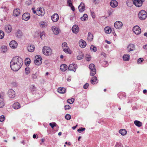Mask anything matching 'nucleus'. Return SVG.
I'll return each instance as SVG.
<instances>
[{"label": "nucleus", "instance_id": "42", "mask_svg": "<svg viewBox=\"0 0 147 147\" xmlns=\"http://www.w3.org/2000/svg\"><path fill=\"white\" fill-rule=\"evenodd\" d=\"M7 50V47L5 46H3L1 47V51L3 52H5Z\"/></svg>", "mask_w": 147, "mask_h": 147}, {"label": "nucleus", "instance_id": "8", "mask_svg": "<svg viewBox=\"0 0 147 147\" xmlns=\"http://www.w3.org/2000/svg\"><path fill=\"white\" fill-rule=\"evenodd\" d=\"M145 0H133L134 4L137 7H141Z\"/></svg>", "mask_w": 147, "mask_h": 147}, {"label": "nucleus", "instance_id": "13", "mask_svg": "<svg viewBox=\"0 0 147 147\" xmlns=\"http://www.w3.org/2000/svg\"><path fill=\"white\" fill-rule=\"evenodd\" d=\"M77 68V65L76 64H70L68 67V69L69 70L73 71H75Z\"/></svg>", "mask_w": 147, "mask_h": 147}, {"label": "nucleus", "instance_id": "52", "mask_svg": "<svg viewBox=\"0 0 147 147\" xmlns=\"http://www.w3.org/2000/svg\"><path fill=\"white\" fill-rule=\"evenodd\" d=\"M85 129V128L81 127L80 128L78 129L77 130L78 131L79 133H81V132H82L83 131H84Z\"/></svg>", "mask_w": 147, "mask_h": 147}, {"label": "nucleus", "instance_id": "6", "mask_svg": "<svg viewBox=\"0 0 147 147\" xmlns=\"http://www.w3.org/2000/svg\"><path fill=\"white\" fill-rule=\"evenodd\" d=\"M133 32L136 34H140L141 32L140 28L138 26H135L133 28Z\"/></svg>", "mask_w": 147, "mask_h": 147}, {"label": "nucleus", "instance_id": "2", "mask_svg": "<svg viewBox=\"0 0 147 147\" xmlns=\"http://www.w3.org/2000/svg\"><path fill=\"white\" fill-rule=\"evenodd\" d=\"M42 51L44 54L46 55H51L52 53V50L49 47L45 46L43 48Z\"/></svg>", "mask_w": 147, "mask_h": 147}, {"label": "nucleus", "instance_id": "34", "mask_svg": "<svg viewBox=\"0 0 147 147\" xmlns=\"http://www.w3.org/2000/svg\"><path fill=\"white\" fill-rule=\"evenodd\" d=\"M119 132L121 135L124 136L126 134L127 131L124 129H122L119 130Z\"/></svg>", "mask_w": 147, "mask_h": 147}, {"label": "nucleus", "instance_id": "26", "mask_svg": "<svg viewBox=\"0 0 147 147\" xmlns=\"http://www.w3.org/2000/svg\"><path fill=\"white\" fill-rule=\"evenodd\" d=\"M28 89L32 92L36 90V88L34 85H31L29 86Z\"/></svg>", "mask_w": 147, "mask_h": 147}, {"label": "nucleus", "instance_id": "9", "mask_svg": "<svg viewBox=\"0 0 147 147\" xmlns=\"http://www.w3.org/2000/svg\"><path fill=\"white\" fill-rule=\"evenodd\" d=\"M45 13L44 9L43 8L40 7L37 9V15L41 16H44Z\"/></svg>", "mask_w": 147, "mask_h": 147}, {"label": "nucleus", "instance_id": "25", "mask_svg": "<svg viewBox=\"0 0 147 147\" xmlns=\"http://www.w3.org/2000/svg\"><path fill=\"white\" fill-rule=\"evenodd\" d=\"M104 30L105 33L107 34L111 33L112 31L111 28L109 26L106 27L104 29Z\"/></svg>", "mask_w": 147, "mask_h": 147}, {"label": "nucleus", "instance_id": "41", "mask_svg": "<svg viewBox=\"0 0 147 147\" xmlns=\"http://www.w3.org/2000/svg\"><path fill=\"white\" fill-rule=\"evenodd\" d=\"M83 55V54L82 52H81L80 55L77 57V59L78 60L81 59L84 57Z\"/></svg>", "mask_w": 147, "mask_h": 147}, {"label": "nucleus", "instance_id": "38", "mask_svg": "<svg viewBox=\"0 0 147 147\" xmlns=\"http://www.w3.org/2000/svg\"><path fill=\"white\" fill-rule=\"evenodd\" d=\"M88 16L87 14H84L83 16L81 18V20L82 21H85L87 20Z\"/></svg>", "mask_w": 147, "mask_h": 147}, {"label": "nucleus", "instance_id": "59", "mask_svg": "<svg viewBox=\"0 0 147 147\" xmlns=\"http://www.w3.org/2000/svg\"><path fill=\"white\" fill-rule=\"evenodd\" d=\"M89 86V84L88 83H86L83 86V88L84 89H86Z\"/></svg>", "mask_w": 147, "mask_h": 147}, {"label": "nucleus", "instance_id": "64", "mask_svg": "<svg viewBox=\"0 0 147 147\" xmlns=\"http://www.w3.org/2000/svg\"><path fill=\"white\" fill-rule=\"evenodd\" d=\"M145 49H147V45H145L143 47Z\"/></svg>", "mask_w": 147, "mask_h": 147}, {"label": "nucleus", "instance_id": "10", "mask_svg": "<svg viewBox=\"0 0 147 147\" xmlns=\"http://www.w3.org/2000/svg\"><path fill=\"white\" fill-rule=\"evenodd\" d=\"M30 18V14L28 13H25L22 15V20L27 21L29 20Z\"/></svg>", "mask_w": 147, "mask_h": 147}, {"label": "nucleus", "instance_id": "23", "mask_svg": "<svg viewBox=\"0 0 147 147\" xmlns=\"http://www.w3.org/2000/svg\"><path fill=\"white\" fill-rule=\"evenodd\" d=\"M12 107L15 109H18L20 107V105L19 102H17L13 104Z\"/></svg>", "mask_w": 147, "mask_h": 147}, {"label": "nucleus", "instance_id": "51", "mask_svg": "<svg viewBox=\"0 0 147 147\" xmlns=\"http://www.w3.org/2000/svg\"><path fill=\"white\" fill-rule=\"evenodd\" d=\"M49 125L53 129L54 127L56 126V124L55 123H49Z\"/></svg>", "mask_w": 147, "mask_h": 147}, {"label": "nucleus", "instance_id": "21", "mask_svg": "<svg viewBox=\"0 0 147 147\" xmlns=\"http://www.w3.org/2000/svg\"><path fill=\"white\" fill-rule=\"evenodd\" d=\"M52 29L54 34L57 35L59 34V30L57 27L55 26H53L52 27Z\"/></svg>", "mask_w": 147, "mask_h": 147}, {"label": "nucleus", "instance_id": "45", "mask_svg": "<svg viewBox=\"0 0 147 147\" xmlns=\"http://www.w3.org/2000/svg\"><path fill=\"white\" fill-rule=\"evenodd\" d=\"M74 98H72L71 99H68L67 100V102L68 103L70 104H72L74 102Z\"/></svg>", "mask_w": 147, "mask_h": 147}, {"label": "nucleus", "instance_id": "20", "mask_svg": "<svg viewBox=\"0 0 147 147\" xmlns=\"http://www.w3.org/2000/svg\"><path fill=\"white\" fill-rule=\"evenodd\" d=\"M20 13V10L18 8L14 9L13 11V15L15 16H19Z\"/></svg>", "mask_w": 147, "mask_h": 147}, {"label": "nucleus", "instance_id": "57", "mask_svg": "<svg viewBox=\"0 0 147 147\" xmlns=\"http://www.w3.org/2000/svg\"><path fill=\"white\" fill-rule=\"evenodd\" d=\"M64 107L65 110L69 109L70 108V107L69 105H65Z\"/></svg>", "mask_w": 147, "mask_h": 147}, {"label": "nucleus", "instance_id": "39", "mask_svg": "<svg viewBox=\"0 0 147 147\" xmlns=\"http://www.w3.org/2000/svg\"><path fill=\"white\" fill-rule=\"evenodd\" d=\"M38 74L36 72L34 74H32L31 75V77L33 80L36 79L37 78Z\"/></svg>", "mask_w": 147, "mask_h": 147}, {"label": "nucleus", "instance_id": "54", "mask_svg": "<svg viewBox=\"0 0 147 147\" xmlns=\"http://www.w3.org/2000/svg\"><path fill=\"white\" fill-rule=\"evenodd\" d=\"M144 60L142 58H140L138 59L137 60V62L138 63H141V62H142Z\"/></svg>", "mask_w": 147, "mask_h": 147}, {"label": "nucleus", "instance_id": "37", "mask_svg": "<svg viewBox=\"0 0 147 147\" xmlns=\"http://www.w3.org/2000/svg\"><path fill=\"white\" fill-rule=\"evenodd\" d=\"M63 51L65 53H68L69 54L71 53V51L69 48L68 47H66L64 48L63 49Z\"/></svg>", "mask_w": 147, "mask_h": 147}, {"label": "nucleus", "instance_id": "12", "mask_svg": "<svg viewBox=\"0 0 147 147\" xmlns=\"http://www.w3.org/2000/svg\"><path fill=\"white\" fill-rule=\"evenodd\" d=\"M118 4V2L115 0H112L110 3L111 6L113 8H115L117 6Z\"/></svg>", "mask_w": 147, "mask_h": 147}, {"label": "nucleus", "instance_id": "32", "mask_svg": "<svg viewBox=\"0 0 147 147\" xmlns=\"http://www.w3.org/2000/svg\"><path fill=\"white\" fill-rule=\"evenodd\" d=\"M97 80V78L96 76H94L92 77L91 80L90 82L91 83L93 84H95L97 83V82H96Z\"/></svg>", "mask_w": 147, "mask_h": 147}, {"label": "nucleus", "instance_id": "11", "mask_svg": "<svg viewBox=\"0 0 147 147\" xmlns=\"http://www.w3.org/2000/svg\"><path fill=\"white\" fill-rule=\"evenodd\" d=\"M122 23L119 21H117L114 23V26L117 29H120L122 28Z\"/></svg>", "mask_w": 147, "mask_h": 147}, {"label": "nucleus", "instance_id": "43", "mask_svg": "<svg viewBox=\"0 0 147 147\" xmlns=\"http://www.w3.org/2000/svg\"><path fill=\"white\" fill-rule=\"evenodd\" d=\"M30 69L29 67H26L25 69V74L27 75H28L30 73Z\"/></svg>", "mask_w": 147, "mask_h": 147}, {"label": "nucleus", "instance_id": "60", "mask_svg": "<svg viewBox=\"0 0 147 147\" xmlns=\"http://www.w3.org/2000/svg\"><path fill=\"white\" fill-rule=\"evenodd\" d=\"M45 34L44 32H42L41 33H40V38H41V39L42 38V36L44 35Z\"/></svg>", "mask_w": 147, "mask_h": 147}, {"label": "nucleus", "instance_id": "63", "mask_svg": "<svg viewBox=\"0 0 147 147\" xmlns=\"http://www.w3.org/2000/svg\"><path fill=\"white\" fill-rule=\"evenodd\" d=\"M67 81L69 82L71 81V78L70 77L68 78H67Z\"/></svg>", "mask_w": 147, "mask_h": 147}, {"label": "nucleus", "instance_id": "56", "mask_svg": "<svg viewBox=\"0 0 147 147\" xmlns=\"http://www.w3.org/2000/svg\"><path fill=\"white\" fill-rule=\"evenodd\" d=\"M67 3L69 6L71 5H72V3H71V0H67Z\"/></svg>", "mask_w": 147, "mask_h": 147}, {"label": "nucleus", "instance_id": "49", "mask_svg": "<svg viewBox=\"0 0 147 147\" xmlns=\"http://www.w3.org/2000/svg\"><path fill=\"white\" fill-rule=\"evenodd\" d=\"M115 147H123V146L122 144L120 142L116 143L115 146Z\"/></svg>", "mask_w": 147, "mask_h": 147}, {"label": "nucleus", "instance_id": "22", "mask_svg": "<svg viewBox=\"0 0 147 147\" xmlns=\"http://www.w3.org/2000/svg\"><path fill=\"white\" fill-rule=\"evenodd\" d=\"M5 29L6 32H10L12 30L11 26L9 25H7L5 26Z\"/></svg>", "mask_w": 147, "mask_h": 147}, {"label": "nucleus", "instance_id": "35", "mask_svg": "<svg viewBox=\"0 0 147 147\" xmlns=\"http://www.w3.org/2000/svg\"><path fill=\"white\" fill-rule=\"evenodd\" d=\"M134 123L136 126L138 127H140L142 125V123L138 121H135L134 122Z\"/></svg>", "mask_w": 147, "mask_h": 147}, {"label": "nucleus", "instance_id": "1", "mask_svg": "<svg viewBox=\"0 0 147 147\" xmlns=\"http://www.w3.org/2000/svg\"><path fill=\"white\" fill-rule=\"evenodd\" d=\"M23 64L22 59L21 57L18 56L13 57L10 63L11 69L14 71L18 70L21 67Z\"/></svg>", "mask_w": 147, "mask_h": 147}, {"label": "nucleus", "instance_id": "7", "mask_svg": "<svg viewBox=\"0 0 147 147\" xmlns=\"http://www.w3.org/2000/svg\"><path fill=\"white\" fill-rule=\"evenodd\" d=\"M7 95L10 98H13L16 96L15 92L12 89H10L8 91Z\"/></svg>", "mask_w": 147, "mask_h": 147}, {"label": "nucleus", "instance_id": "61", "mask_svg": "<svg viewBox=\"0 0 147 147\" xmlns=\"http://www.w3.org/2000/svg\"><path fill=\"white\" fill-rule=\"evenodd\" d=\"M69 7H70L71 8V9H72V10L73 11H74L75 9V8L74 7V6L73 5H70L69 6Z\"/></svg>", "mask_w": 147, "mask_h": 147}, {"label": "nucleus", "instance_id": "18", "mask_svg": "<svg viewBox=\"0 0 147 147\" xmlns=\"http://www.w3.org/2000/svg\"><path fill=\"white\" fill-rule=\"evenodd\" d=\"M78 8L79 11L82 12L85 9V7L84 4L83 3H81L80 5L78 6Z\"/></svg>", "mask_w": 147, "mask_h": 147}, {"label": "nucleus", "instance_id": "48", "mask_svg": "<svg viewBox=\"0 0 147 147\" xmlns=\"http://www.w3.org/2000/svg\"><path fill=\"white\" fill-rule=\"evenodd\" d=\"M91 57L89 55H86L85 56V58L88 61H90L91 60Z\"/></svg>", "mask_w": 147, "mask_h": 147}, {"label": "nucleus", "instance_id": "47", "mask_svg": "<svg viewBox=\"0 0 147 147\" xmlns=\"http://www.w3.org/2000/svg\"><path fill=\"white\" fill-rule=\"evenodd\" d=\"M90 49L91 51H93L94 52H95L96 51V47L93 45H91L90 47Z\"/></svg>", "mask_w": 147, "mask_h": 147}, {"label": "nucleus", "instance_id": "3", "mask_svg": "<svg viewBox=\"0 0 147 147\" xmlns=\"http://www.w3.org/2000/svg\"><path fill=\"white\" fill-rule=\"evenodd\" d=\"M138 17L140 20H144L147 18V13L145 10H142L139 13Z\"/></svg>", "mask_w": 147, "mask_h": 147}, {"label": "nucleus", "instance_id": "29", "mask_svg": "<svg viewBox=\"0 0 147 147\" xmlns=\"http://www.w3.org/2000/svg\"><path fill=\"white\" fill-rule=\"evenodd\" d=\"M16 36L18 38L21 37L23 35V34L21 31L18 30L16 33Z\"/></svg>", "mask_w": 147, "mask_h": 147}, {"label": "nucleus", "instance_id": "33", "mask_svg": "<svg viewBox=\"0 0 147 147\" xmlns=\"http://www.w3.org/2000/svg\"><path fill=\"white\" fill-rule=\"evenodd\" d=\"M123 59L125 61H128L129 59V55L127 54H124L123 57Z\"/></svg>", "mask_w": 147, "mask_h": 147}, {"label": "nucleus", "instance_id": "31", "mask_svg": "<svg viewBox=\"0 0 147 147\" xmlns=\"http://www.w3.org/2000/svg\"><path fill=\"white\" fill-rule=\"evenodd\" d=\"M40 26L42 28H44L47 26V23L45 21H41L39 23Z\"/></svg>", "mask_w": 147, "mask_h": 147}, {"label": "nucleus", "instance_id": "27", "mask_svg": "<svg viewBox=\"0 0 147 147\" xmlns=\"http://www.w3.org/2000/svg\"><path fill=\"white\" fill-rule=\"evenodd\" d=\"M67 65L63 64L61 65L60 66V69L61 71H64L67 70Z\"/></svg>", "mask_w": 147, "mask_h": 147}, {"label": "nucleus", "instance_id": "62", "mask_svg": "<svg viewBox=\"0 0 147 147\" xmlns=\"http://www.w3.org/2000/svg\"><path fill=\"white\" fill-rule=\"evenodd\" d=\"M65 144H67L69 146L70 145V143L69 142L67 143V142H66Z\"/></svg>", "mask_w": 147, "mask_h": 147}, {"label": "nucleus", "instance_id": "36", "mask_svg": "<svg viewBox=\"0 0 147 147\" xmlns=\"http://www.w3.org/2000/svg\"><path fill=\"white\" fill-rule=\"evenodd\" d=\"M133 3V0H128L127 1V5L129 7L132 6Z\"/></svg>", "mask_w": 147, "mask_h": 147}, {"label": "nucleus", "instance_id": "53", "mask_svg": "<svg viewBox=\"0 0 147 147\" xmlns=\"http://www.w3.org/2000/svg\"><path fill=\"white\" fill-rule=\"evenodd\" d=\"M5 120V117L4 115H2L0 116V121L3 122Z\"/></svg>", "mask_w": 147, "mask_h": 147}, {"label": "nucleus", "instance_id": "40", "mask_svg": "<svg viewBox=\"0 0 147 147\" xmlns=\"http://www.w3.org/2000/svg\"><path fill=\"white\" fill-rule=\"evenodd\" d=\"M93 35L90 33H88V39L89 40H91L93 39Z\"/></svg>", "mask_w": 147, "mask_h": 147}, {"label": "nucleus", "instance_id": "15", "mask_svg": "<svg viewBox=\"0 0 147 147\" xmlns=\"http://www.w3.org/2000/svg\"><path fill=\"white\" fill-rule=\"evenodd\" d=\"M51 18L53 21L56 22L59 20V16L57 14L55 13L51 17Z\"/></svg>", "mask_w": 147, "mask_h": 147}, {"label": "nucleus", "instance_id": "16", "mask_svg": "<svg viewBox=\"0 0 147 147\" xmlns=\"http://www.w3.org/2000/svg\"><path fill=\"white\" fill-rule=\"evenodd\" d=\"M80 46L82 48H84L86 45V42L82 39L80 40L79 42Z\"/></svg>", "mask_w": 147, "mask_h": 147}, {"label": "nucleus", "instance_id": "24", "mask_svg": "<svg viewBox=\"0 0 147 147\" xmlns=\"http://www.w3.org/2000/svg\"><path fill=\"white\" fill-rule=\"evenodd\" d=\"M5 103L3 98L1 97L0 98V108H3L4 106Z\"/></svg>", "mask_w": 147, "mask_h": 147}, {"label": "nucleus", "instance_id": "55", "mask_svg": "<svg viewBox=\"0 0 147 147\" xmlns=\"http://www.w3.org/2000/svg\"><path fill=\"white\" fill-rule=\"evenodd\" d=\"M66 47H67V43L66 42L63 43L62 44V47L63 49Z\"/></svg>", "mask_w": 147, "mask_h": 147}, {"label": "nucleus", "instance_id": "28", "mask_svg": "<svg viewBox=\"0 0 147 147\" xmlns=\"http://www.w3.org/2000/svg\"><path fill=\"white\" fill-rule=\"evenodd\" d=\"M34 47L33 45H30L28 46L27 47L28 51L30 52H32L34 51Z\"/></svg>", "mask_w": 147, "mask_h": 147}, {"label": "nucleus", "instance_id": "58", "mask_svg": "<svg viewBox=\"0 0 147 147\" xmlns=\"http://www.w3.org/2000/svg\"><path fill=\"white\" fill-rule=\"evenodd\" d=\"M100 2V0H94L93 1V3L95 4H98Z\"/></svg>", "mask_w": 147, "mask_h": 147}, {"label": "nucleus", "instance_id": "5", "mask_svg": "<svg viewBox=\"0 0 147 147\" xmlns=\"http://www.w3.org/2000/svg\"><path fill=\"white\" fill-rule=\"evenodd\" d=\"M89 68L90 69V75L93 76L96 74V69L95 67V65L93 64H91L89 65Z\"/></svg>", "mask_w": 147, "mask_h": 147}, {"label": "nucleus", "instance_id": "4", "mask_svg": "<svg viewBox=\"0 0 147 147\" xmlns=\"http://www.w3.org/2000/svg\"><path fill=\"white\" fill-rule=\"evenodd\" d=\"M42 59L39 55H37L35 57V59L34 60L35 64L37 65H39L42 62Z\"/></svg>", "mask_w": 147, "mask_h": 147}, {"label": "nucleus", "instance_id": "14", "mask_svg": "<svg viewBox=\"0 0 147 147\" xmlns=\"http://www.w3.org/2000/svg\"><path fill=\"white\" fill-rule=\"evenodd\" d=\"M9 45L11 48L14 49L17 47L18 44L15 40H12L10 42Z\"/></svg>", "mask_w": 147, "mask_h": 147}, {"label": "nucleus", "instance_id": "50", "mask_svg": "<svg viewBox=\"0 0 147 147\" xmlns=\"http://www.w3.org/2000/svg\"><path fill=\"white\" fill-rule=\"evenodd\" d=\"M65 118L67 120H69L71 118V116L69 114H67L65 116Z\"/></svg>", "mask_w": 147, "mask_h": 147}, {"label": "nucleus", "instance_id": "17", "mask_svg": "<svg viewBox=\"0 0 147 147\" xmlns=\"http://www.w3.org/2000/svg\"><path fill=\"white\" fill-rule=\"evenodd\" d=\"M135 45L134 44H129L127 47V49L128 52H130L131 51H133L135 49Z\"/></svg>", "mask_w": 147, "mask_h": 147}, {"label": "nucleus", "instance_id": "46", "mask_svg": "<svg viewBox=\"0 0 147 147\" xmlns=\"http://www.w3.org/2000/svg\"><path fill=\"white\" fill-rule=\"evenodd\" d=\"M25 63L26 65H29L30 62V60L29 58H26L25 59Z\"/></svg>", "mask_w": 147, "mask_h": 147}, {"label": "nucleus", "instance_id": "44", "mask_svg": "<svg viewBox=\"0 0 147 147\" xmlns=\"http://www.w3.org/2000/svg\"><path fill=\"white\" fill-rule=\"evenodd\" d=\"M4 36V33L1 30H0V39H2Z\"/></svg>", "mask_w": 147, "mask_h": 147}, {"label": "nucleus", "instance_id": "30", "mask_svg": "<svg viewBox=\"0 0 147 147\" xmlns=\"http://www.w3.org/2000/svg\"><path fill=\"white\" fill-rule=\"evenodd\" d=\"M66 89L64 88H59L57 89V91L60 93H64L65 92Z\"/></svg>", "mask_w": 147, "mask_h": 147}, {"label": "nucleus", "instance_id": "19", "mask_svg": "<svg viewBox=\"0 0 147 147\" xmlns=\"http://www.w3.org/2000/svg\"><path fill=\"white\" fill-rule=\"evenodd\" d=\"M79 28L78 26L74 25L72 28V30L73 32L76 34L79 31Z\"/></svg>", "mask_w": 147, "mask_h": 147}]
</instances>
